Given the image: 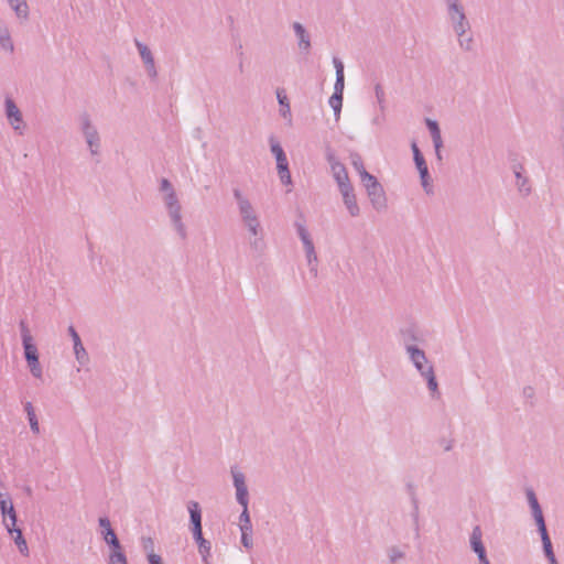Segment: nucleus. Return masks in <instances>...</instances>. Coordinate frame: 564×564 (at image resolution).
<instances>
[{
	"label": "nucleus",
	"instance_id": "f257e3e1",
	"mask_svg": "<svg viewBox=\"0 0 564 564\" xmlns=\"http://www.w3.org/2000/svg\"><path fill=\"white\" fill-rule=\"evenodd\" d=\"M160 192L162 193V202L170 217L173 229L182 240L187 238V230L183 223L182 205L172 183L167 178L160 182Z\"/></svg>",
	"mask_w": 564,
	"mask_h": 564
},
{
	"label": "nucleus",
	"instance_id": "f03ea898",
	"mask_svg": "<svg viewBox=\"0 0 564 564\" xmlns=\"http://www.w3.org/2000/svg\"><path fill=\"white\" fill-rule=\"evenodd\" d=\"M405 351L414 368L426 380L427 389L434 397L435 393H438V383L434 373L433 365L427 360L424 350L414 346L408 347Z\"/></svg>",
	"mask_w": 564,
	"mask_h": 564
},
{
	"label": "nucleus",
	"instance_id": "7ed1b4c3",
	"mask_svg": "<svg viewBox=\"0 0 564 564\" xmlns=\"http://www.w3.org/2000/svg\"><path fill=\"white\" fill-rule=\"evenodd\" d=\"M79 130L87 143L91 155L99 154L101 147L100 134L97 127L93 123L90 115L88 112H82L78 116Z\"/></svg>",
	"mask_w": 564,
	"mask_h": 564
},
{
	"label": "nucleus",
	"instance_id": "20e7f679",
	"mask_svg": "<svg viewBox=\"0 0 564 564\" xmlns=\"http://www.w3.org/2000/svg\"><path fill=\"white\" fill-rule=\"evenodd\" d=\"M447 17L456 35L470 31V23L466 17L464 6L459 0H445Z\"/></svg>",
	"mask_w": 564,
	"mask_h": 564
},
{
	"label": "nucleus",
	"instance_id": "39448f33",
	"mask_svg": "<svg viewBox=\"0 0 564 564\" xmlns=\"http://www.w3.org/2000/svg\"><path fill=\"white\" fill-rule=\"evenodd\" d=\"M105 543L109 546L110 552L108 555L107 564H128V558L124 553V550L115 532V530H109L101 534Z\"/></svg>",
	"mask_w": 564,
	"mask_h": 564
},
{
	"label": "nucleus",
	"instance_id": "423d86ee",
	"mask_svg": "<svg viewBox=\"0 0 564 564\" xmlns=\"http://www.w3.org/2000/svg\"><path fill=\"white\" fill-rule=\"evenodd\" d=\"M325 156L339 191L351 186L346 166L337 159L335 152L330 148L326 149Z\"/></svg>",
	"mask_w": 564,
	"mask_h": 564
},
{
	"label": "nucleus",
	"instance_id": "0eeeda50",
	"mask_svg": "<svg viewBox=\"0 0 564 564\" xmlns=\"http://www.w3.org/2000/svg\"><path fill=\"white\" fill-rule=\"evenodd\" d=\"M232 195L236 200L239 216L243 225L259 220V216L253 205L239 188H234Z\"/></svg>",
	"mask_w": 564,
	"mask_h": 564
},
{
	"label": "nucleus",
	"instance_id": "6e6552de",
	"mask_svg": "<svg viewBox=\"0 0 564 564\" xmlns=\"http://www.w3.org/2000/svg\"><path fill=\"white\" fill-rule=\"evenodd\" d=\"M0 512L2 516V524L6 529L17 525V511L12 498L8 492H0Z\"/></svg>",
	"mask_w": 564,
	"mask_h": 564
},
{
	"label": "nucleus",
	"instance_id": "1a4fd4ad",
	"mask_svg": "<svg viewBox=\"0 0 564 564\" xmlns=\"http://www.w3.org/2000/svg\"><path fill=\"white\" fill-rule=\"evenodd\" d=\"M412 151H413V159H414V163L416 165V169L420 173V178H421V184L424 188V191L430 194L432 193V186L429 182L430 180V173H429V167H427V164L425 162V159L423 156V154L421 153L420 149L417 148L416 143L413 142L412 145Z\"/></svg>",
	"mask_w": 564,
	"mask_h": 564
},
{
	"label": "nucleus",
	"instance_id": "9d476101",
	"mask_svg": "<svg viewBox=\"0 0 564 564\" xmlns=\"http://www.w3.org/2000/svg\"><path fill=\"white\" fill-rule=\"evenodd\" d=\"M469 543L471 550L477 554L479 564H490L488 557H487V551L482 543V531L479 525L474 527Z\"/></svg>",
	"mask_w": 564,
	"mask_h": 564
},
{
	"label": "nucleus",
	"instance_id": "9b49d317",
	"mask_svg": "<svg viewBox=\"0 0 564 564\" xmlns=\"http://www.w3.org/2000/svg\"><path fill=\"white\" fill-rule=\"evenodd\" d=\"M134 45L138 48V52L144 64L148 76L152 79H155L158 76V70L151 50L137 39L134 40Z\"/></svg>",
	"mask_w": 564,
	"mask_h": 564
},
{
	"label": "nucleus",
	"instance_id": "f8f14e48",
	"mask_svg": "<svg viewBox=\"0 0 564 564\" xmlns=\"http://www.w3.org/2000/svg\"><path fill=\"white\" fill-rule=\"evenodd\" d=\"M399 340L406 350L408 347L416 346L415 343L421 341V335L415 325L410 324L399 329Z\"/></svg>",
	"mask_w": 564,
	"mask_h": 564
},
{
	"label": "nucleus",
	"instance_id": "ddd939ff",
	"mask_svg": "<svg viewBox=\"0 0 564 564\" xmlns=\"http://www.w3.org/2000/svg\"><path fill=\"white\" fill-rule=\"evenodd\" d=\"M366 192L373 209H376L378 213L384 212L387 209V196L381 184L375 186V188H369Z\"/></svg>",
	"mask_w": 564,
	"mask_h": 564
},
{
	"label": "nucleus",
	"instance_id": "4468645a",
	"mask_svg": "<svg viewBox=\"0 0 564 564\" xmlns=\"http://www.w3.org/2000/svg\"><path fill=\"white\" fill-rule=\"evenodd\" d=\"M292 28L297 39V46L300 52L303 54H308L312 46L308 32L300 22H294Z\"/></svg>",
	"mask_w": 564,
	"mask_h": 564
},
{
	"label": "nucleus",
	"instance_id": "2eb2a0df",
	"mask_svg": "<svg viewBox=\"0 0 564 564\" xmlns=\"http://www.w3.org/2000/svg\"><path fill=\"white\" fill-rule=\"evenodd\" d=\"M6 116L14 130L20 129V124L23 121L22 113L18 106L11 98H7L4 101Z\"/></svg>",
	"mask_w": 564,
	"mask_h": 564
},
{
	"label": "nucleus",
	"instance_id": "dca6fc26",
	"mask_svg": "<svg viewBox=\"0 0 564 564\" xmlns=\"http://www.w3.org/2000/svg\"><path fill=\"white\" fill-rule=\"evenodd\" d=\"M343 196L344 205L346 206L351 217H357L360 214V208L357 204L356 195L352 185L339 191Z\"/></svg>",
	"mask_w": 564,
	"mask_h": 564
},
{
	"label": "nucleus",
	"instance_id": "f3484780",
	"mask_svg": "<svg viewBox=\"0 0 564 564\" xmlns=\"http://www.w3.org/2000/svg\"><path fill=\"white\" fill-rule=\"evenodd\" d=\"M187 510L189 512V521L192 525V532L203 530L202 529V509L198 502L189 501L187 503Z\"/></svg>",
	"mask_w": 564,
	"mask_h": 564
},
{
	"label": "nucleus",
	"instance_id": "a211bd4d",
	"mask_svg": "<svg viewBox=\"0 0 564 564\" xmlns=\"http://www.w3.org/2000/svg\"><path fill=\"white\" fill-rule=\"evenodd\" d=\"M6 530L11 536H13L14 544L17 545L19 552L22 555L28 556L30 551L26 540L23 536L22 530L18 525L8 528Z\"/></svg>",
	"mask_w": 564,
	"mask_h": 564
},
{
	"label": "nucleus",
	"instance_id": "6ab92c4d",
	"mask_svg": "<svg viewBox=\"0 0 564 564\" xmlns=\"http://www.w3.org/2000/svg\"><path fill=\"white\" fill-rule=\"evenodd\" d=\"M192 533H193V539L195 540V542L198 545V552H199V554L202 556V560H203L204 564H209L208 563V556L210 555V550H212L210 542L207 541L206 539H204L203 530L195 531V532H192Z\"/></svg>",
	"mask_w": 564,
	"mask_h": 564
},
{
	"label": "nucleus",
	"instance_id": "aec40b11",
	"mask_svg": "<svg viewBox=\"0 0 564 564\" xmlns=\"http://www.w3.org/2000/svg\"><path fill=\"white\" fill-rule=\"evenodd\" d=\"M333 64H334V67L336 70V80H335L333 94L344 96V87H345L344 64L338 57L333 58Z\"/></svg>",
	"mask_w": 564,
	"mask_h": 564
},
{
	"label": "nucleus",
	"instance_id": "412c9836",
	"mask_svg": "<svg viewBox=\"0 0 564 564\" xmlns=\"http://www.w3.org/2000/svg\"><path fill=\"white\" fill-rule=\"evenodd\" d=\"M522 170L521 165L514 169L516 186L522 196H528L531 193V185L529 178L522 174Z\"/></svg>",
	"mask_w": 564,
	"mask_h": 564
},
{
	"label": "nucleus",
	"instance_id": "4be33fe9",
	"mask_svg": "<svg viewBox=\"0 0 564 564\" xmlns=\"http://www.w3.org/2000/svg\"><path fill=\"white\" fill-rule=\"evenodd\" d=\"M539 533L541 535L543 552H544L545 557L549 560V563L550 564H558L557 560L555 557L554 551H553L552 541H551L547 530L541 531Z\"/></svg>",
	"mask_w": 564,
	"mask_h": 564
},
{
	"label": "nucleus",
	"instance_id": "5701e85b",
	"mask_svg": "<svg viewBox=\"0 0 564 564\" xmlns=\"http://www.w3.org/2000/svg\"><path fill=\"white\" fill-rule=\"evenodd\" d=\"M303 247H304L307 264L310 267V272L314 276H317V261L318 260H317V254L315 252L314 243L312 241L310 243L304 245Z\"/></svg>",
	"mask_w": 564,
	"mask_h": 564
},
{
	"label": "nucleus",
	"instance_id": "b1692460",
	"mask_svg": "<svg viewBox=\"0 0 564 564\" xmlns=\"http://www.w3.org/2000/svg\"><path fill=\"white\" fill-rule=\"evenodd\" d=\"M0 46L1 48L12 53L14 51V45L11 40V35L8 26L4 21L0 19Z\"/></svg>",
	"mask_w": 564,
	"mask_h": 564
},
{
	"label": "nucleus",
	"instance_id": "393cba45",
	"mask_svg": "<svg viewBox=\"0 0 564 564\" xmlns=\"http://www.w3.org/2000/svg\"><path fill=\"white\" fill-rule=\"evenodd\" d=\"M426 127L430 131L434 148H437V149L442 148L443 140H442L441 129H440L438 123L435 120L426 119Z\"/></svg>",
	"mask_w": 564,
	"mask_h": 564
},
{
	"label": "nucleus",
	"instance_id": "a878e982",
	"mask_svg": "<svg viewBox=\"0 0 564 564\" xmlns=\"http://www.w3.org/2000/svg\"><path fill=\"white\" fill-rule=\"evenodd\" d=\"M8 3L19 19L28 20L30 11L26 0H18Z\"/></svg>",
	"mask_w": 564,
	"mask_h": 564
},
{
	"label": "nucleus",
	"instance_id": "bb28decb",
	"mask_svg": "<svg viewBox=\"0 0 564 564\" xmlns=\"http://www.w3.org/2000/svg\"><path fill=\"white\" fill-rule=\"evenodd\" d=\"M276 169L279 173L280 181L284 185H291L292 178L291 173L289 170V162L288 159H284L283 161H276Z\"/></svg>",
	"mask_w": 564,
	"mask_h": 564
},
{
	"label": "nucleus",
	"instance_id": "cd10ccee",
	"mask_svg": "<svg viewBox=\"0 0 564 564\" xmlns=\"http://www.w3.org/2000/svg\"><path fill=\"white\" fill-rule=\"evenodd\" d=\"M459 47L465 52L474 50V37L470 31H464L462 35H456Z\"/></svg>",
	"mask_w": 564,
	"mask_h": 564
},
{
	"label": "nucleus",
	"instance_id": "c85d7f7f",
	"mask_svg": "<svg viewBox=\"0 0 564 564\" xmlns=\"http://www.w3.org/2000/svg\"><path fill=\"white\" fill-rule=\"evenodd\" d=\"M276 98H278L279 105L281 106V116L283 118H291V108H290V102H289L288 96L284 94L283 90L278 89Z\"/></svg>",
	"mask_w": 564,
	"mask_h": 564
},
{
	"label": "nucleus",
	"instance_id": "c756f323",
	"mask_svg": "<svg viewBox=\"0 0 564 564\" xmlns=\"http://www.w3.org/2000/svg\"><path fill=\"white\" fill-rule=\"evenodd\" d=\"M343 98H344V96H341V95L333 94L328 100L329 106L334 110V117H335L336 121H338L340 118V111H341V107H343Z\"/></svg>",
	"mask_w": 564,
	"mask_h": 564
},
{
	"label": "nucleus",
	"instance_id": "7c9ffc66",
	"mask_svg": "<svg viewBox=\"0 0 564 564\" xmlns=\"http://www.w3.org/2000/svg\"><path fill=\"white\" fill-rule=\"evenodd\" d=\"M531 513L536 523L538 531L541 532V531L547 530L541 506L531 508Z\"/></svg>",
	"mask_w": 564,
	"mask_h": 564
},
{
	"label": "nucleus",
	"instance_id": "2f4dec72",
	"mask_svg": "<svg viewBox=\"0 0 564 564\" xmlns=\"http://www.w3.org/2000/svg\"><path fill=\"white\" fill-rule=\"evenodd\" d=\"M28 364V367L30 369V372L32 376L36 379H41L43 376V369L39 360V356L34 358H30L25 360Z\"/></svg>",
	"mask_w": 564,
	"mask_h": 564
},
{
	"label": "nucleus",
	"instance_id": "473e14b6",
	"mask_svg": "<svg viewBox=\"0 0 564 564\" xmlns=\"http://www.w3.org/2000/svg\"><path fill=\"white\" fill-rule=\"evenodd\" d=\"M269 141H270V150H271L272 154L275 156L276 161H283L284 159H288L283 148L274 139V137H270Z\"/></svg>",
	"mask_w": 564,
	"mask_h": 564
},
{
	"label": "nucleus",
	"instance_id": "72a5a7b5",
	"mask_svg": "<svg viewBox=\"0 0 564 564\" xmlns=\"http://www.w3.org/2000/svg\"><path fill=\"white\" fill-rule=\"evenodd\" d=\"M74 354H75L76 360L80 365H85L88 361V354H87L82 341H78L74 345Z\"/></svg>",
	"mask_w": 564,
	"mask_h": 564
},
{
	"label": "nucleus",
	"instance_id": "f704fd0d",
	"mask_svg": "<svg viewBox=\"0 0 564 564\" xmlns=\"http://www.w3.org/2000/svg\"><path fill=\"white\" fill-rule=\"evenodd\" d=\"M389 562L391 564H397L399 561L403 560L405 557L404 551H402L398 546H391L387 551Z\"/></svg>",
	"mask_w": 564,
	"mask_h": 564
},
{
	"label": "nucleus",
	"instance_id": "c9c22d12",
	"mask_svg": "<svg viewBox=\"0 0 564 564\" xmlns=\"http://www.w3.org/2000/svg\"><path fill=\"white\" fill-rule=\"evenodd\" d=\"M294 226L296 228V232H297L303 246L312 242L311 236H310L304 224L296 221Z\"/></svg>",
	"mask_w": 564,
	"mask_h": 564
},
{
	"label": "nucleus",
	"instance_id": "e433bc0d",
	"mask_svg": "<svg viewBox=\"0 0 564 564\" xmlns=\"http://www.w3.org/2000/svg\"><path fill=\"white\" fill-rule=\"evenodd\" d=\"M360 181L365 186L366 191L369 188H375V186L380 185L377 177L368 172H364L362 176H360Z\"/></svg>",
	"mask_w": 564,
	"mask_h": 564
},
{
	"label": "nucleus",
	"instance_id": "4c0bfd02",
	"mask_svg": "<svg viewBox=\"0 0 564 564\" xmlns=\"http://www.w3.org/2000/svg\"><path fill=\"white\" fill-rule=\"evenodd\" d=\"M24 349V358L30 359L39 356L37 347L33 340L22 343Z\"/></svg>",
	"mask_w": 564,
	"mask_h": 564
},
{
	"label": "nucleus",
	"instance_id": "58836bf2",
	"mask_svg": "<svg viewBox=\"0 0 564 564\" xmlns=\"http://www.w3.org/2000/svg\"><path fill=\"white\" fill-rule=\"evenodd\" d=\"M236 499H237V502L243 508L246 509L248 507V503H249V494H248V488L247 487H243V488H238L236 489Z\"/></svg>",
	"mask_w": 564,
	"mask_h": 564
},
{
	"label": "nucleus",
	"instance_id": "ea45409f",
	"mask_svg": "<svg viewBox=\"0 0 564 564\" xmlns=\"http://www.w3.org/2000/svg\"><path fill=\"white\" fill-rule=\"evenodd\" d=\"M245 227L247 228L250 236H252L253 238L263 236V229L260 219L254 223L247 224L245 225Z\"/></svg>",
	"mask_w": 564,
	"mask_h": 564
},
{
	"label": "nucleus",
	"instance_id": "a19ab883",
	"mask_svg": "<svg viewBox=\"0 0 564 564\" xmlns=\"http://www.w3.org/2000/svg\"><path fill=\"white\" fill-rule=\"evenodd\" d=\"M234 486L236 489L247 487L246 477L243 473L237 469H231Z\"/></svg>",
	"mask_w": 564,
	"mask_h": 564
},
{
	"label": "nucleus",
	"instance_id": "79ce46f5",
	"mask_svg": "<svg viewBox=\"0 0 564 564\" xmlns=\"http://www.w3.org/2000/svg\"><path fill=\"white\" fill-rule=\"evenodd\" d=\"M412 505L413 509L411 512V517L413 520L414 531L416 534L420 532V525H419V501L415 497L412 498Z\"/></svg>",
	"mask_w": 564,
	"mask_h": 564
},
{
	"label": "nucleus",
	"instance_id": "37998d69",
	"mask_svg": "<svg viewBox=\"0 0 564 564\" xmlns=\"http://www.w3.org/2000/svg\"><path fill=\"white\" fill-rule=\"evenodd\" d=\"M351 164L354 169L357 171L359 176H362L364 172H367L364 165V161L361 156L357 153L351 154Z\"/></svg>",
	"mask_w": 564,
	"mask_h": 564
},
{
	"label": "nucleus",
	"instance_id": "c03bdc74",
	"mask_svg": "<svg viewBox=\"0 0 564 564\" xmlns=\"http://www.w3.org/2000/svg\"><path fill=\"white\" fill-rule=\"evenodd\" d=\"M240 531L242 545L247 549H251L253 546V542L251 539L252 529H248V527L245 525V529H240Z\"/></svg>",
	"mask_w": 564,
	"mask_h": 564
},
{
	"label": "nucleus",
	"instance_id": "a18cd8bd",
	"mask_svg": "<svg viewBox=\"0 0 564 564\" xmlns=\"http://www.w3.org/2000/svg\"><path fill=\"white\" fill-rule=\"evenodd\" d=\"M19 328H20V333H21L22 343L33 340V337L30 333L29 326L24 319L20 321Z\"/></svg>",
	"mask_w": 564,
	"mask_h": 564
},
{
	"label": "nucleus",
	"instance_id": "49530a36",
	"mask_svg": "<svg viewBox=\"0 0 564 564\" xmlns=\"http://www.w3.org/2000/svg\"><path fill=\"white\" fill-rule=\"evenodd\" d=\"M250 248L256 252H262L265 248L263 236L250 240Z\"/></svg>",
	"mask_w": 564,
	"mask_h": 564
},
{
	"label": "nucleus",
	"instance_id": "de8ad7c7",
	"mask_svg": "<svg viewBox=\"0 0 564 564\" xmlns=\"http://www.w3.org/2000/svg\"><path fill=\"white\" fill-rule=\"evenodd\" d=\"M239 520H240V525H239L240 529H245V525L248 527V529H252L248 507L246 509L242 508V512L240 513Z\"/></svg>",
	"mask_w": 564,
	"mask_h": 564
},
{
	"label": "nucleus",
	"instance_id": "09e8293b",
	"mask_svg": "<svg viewBox=\"0 0 564 564\" xmlns=\"http://www.w3.org/2000/svg\"><path fill=\"white\" fill-rule=\"evenodd\" d=\"M28 416V421L31 427V431L35 434L40 432L39 421L35 413H30Z\"/></svg>",
	"mask_w": 564,
	"mask_h": 564
},
{
	"label": "nucleus",
	"instance_id": "8fccbe9b",
	"mask_svg": "<svg viewBox=\"0 0 564 564\" xmlns=\"http://www.w3.org/2000/svg\"><path fill=\"white\" fill-rule=\"evenodd\" d=\"M141 543H142V547H143V550H144L145 552H148V554H149L150 552H153V549H154V541H153V539H152V538H150V536H147V538H145V536H143V538L141 539Z\"/></svg>",
	"mask_w": 564,
	"mask_h": 564
},
{
	"label": "nucleus",
	"instance_id": "3c124183",
	"mask_svg": "<svg viewBox=\"0 0 564 564\" xmlns=\"http://www.w3.org/2000/svg\"><path fill=\"white\" fill-rule=\"evenodd\" d=\"M527 499H528V503L530 506V509L534 508L536 506H540V503L538 501V498H536L534 491L531 488L527 489Z\"/></svg>",
	"mask_w": 564,
	"mask_h": 564
},
{
	"label": "nucleus",
	"instance_id": "603ef678",
	"mask_svg": "<svg viewBox=\"0 0 564 564\" xmlns=\"http://www.w3.org/2000/svg\"><path fill=\"white\" fill-rule=\"evenodd\" d=\"M98 523H99V527L101 528V534H104V532H107L109 530H113L111 528L110 520L107 517H100L98 520Z\"/></svg>",
	"mask_w": 564,
	"mask_h": 564
},
{
	"label": "nucleus",
	"instance_id": "864d4df0",
	"mask_svg": "<svg viewBox=\"0 0 564 564\" xmlns=\"http://www.w3.org/2000/svg\"><path fill=\"white\" fill-rule=\"evenodd\" d=\"M375 93H376L378 102L381 105L384 100V91L380 84L376 85Z\"/></svg>",
	"mask_w": 564,
	"mask_h": 564
},
{
	"label": "nucleus",
	"instance_id": "5fc2aeb1",
	"mask_svg": "<svg viewBox=\"0 0 564 564\" xmlns=\"http://www.w3.org/2000/svg\"><path fill=\"white\" fill-rule=\"evenodd\" d=\"M149 564H163L162 557L153 552L148 554Z\"/></svg>",
	"mask_w": 564,
	"mask_h": 564
},
{
	"label": "nucleus",
	"instance_id": "6e6d98bb",
	"mask_svg": "<svg viewBox=\"0 0 564 564\" xmlns=\"http://www.w3.org/2000/svg\"><path fill=\"white\" fill-rule=\"evenodd\" d=\"M69 336L72 337L73 339V344L75 345L76 343L78 341H82L77 330L75 329V327L73 325H70L67 329Z\"/></svg>",
	"mask_w": 564,
	"mask_h": 564
},
{
	"label": "nucleus",
	"instance_id": "4d7b16f0",
	"mask_svg": "<svg viewBox=\"0 0 564 564\" xmlns=\"http://www.w3.org/2000/svg\"><path fill=\"white\" fill-rule=\"evenodd\" d=\"M24 411L26 412V415H30V413H35L32 403L29 401L24 403Z\"/></svg>",
	"mask_w": 564,
	"mask_h": 564
},
{
	"label": "nucleus",
	"instance_id": "13d9d810",
	"mask_svg": "<svg viewBox=\"0 0 564 564\" xmlns=\"http://www.w3.org/2000/svg\"><path fill=\"white\" fill-rule=\"evenodd\" d=\"M443 446H444L445 452H449V451H452V448L454 446V442L452 440L444 441Z\"/></svg>",
	"mask_w": 564,
	"mask_h": 564
},
{
	"label": "nucleus",
	"instance_id": "bf43d9fd",
	"mask_svg": "<svg viewBox=\"0 0 564 564\" xmlns=\"http://www.w3.org/2000/svg\"><path fill=\"white\" fill-rule=\"evenodd\" d=\"M523 394L527 397V398H532L533 394H534V390L532 387H525L523 389Z\"/></svg>",
	"mask_w": 564,
	"mask_h": 564
},
{
	"label": "nucleus",
	"instance_id": "052dcab7",
	"mask_svg": "<svg viewBox=\"0 0 564 564\" xmlns=\"http://www.w3.org/2000/svg\"><path fill=\"white\" fill-rule=\"evenodd\" d=\"M434 149H435L436 159H437V161H440V162H441V161L443 160V158H442V153H441V149H442V148H438V149H437V148H434Z\"/></svg>",
	"mask_w": 564,
	"mask_h": 564
},
{
	"label": "nucleus",
	"instance_id": "680f3d73",
	"mask_svg": "<svg viewBox=\"0 0 564 564\" xmlns=\"http://www.w3.org/2000/svg\"><path fill=\"white\" fill-rule=\"evenodd\" d=\"M24 492H25L28 496H31V495H32V489H31V487L26 486V487L24 488Z\"/></svg>",
	"mask_w": 564,
	"mask_h": 564
}]
</instances>
